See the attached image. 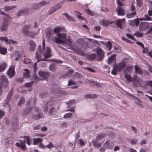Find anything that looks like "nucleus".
I'll use <instances>...</instances> for the list:
<instances>
[{
    "label": "nucleus",
    "instance_id": "1",
    "mask_svg": "<svg viewBox=\"0 0 152 152\" xmlns=\"http://www.w3.org/2000/svg\"><path fill=\"white\" fill-rule=\"evenodd\" d=\"M42 47L43 50L42 51L41 49V45H39L38 49H37L36 53V58L37 59V62H39L41 61L40 58L42 57V53L45 58H49L51 56V49L49 47H45V43L44 40H43Z\"/></svg>",
    "mask_w": 152,
    "mask_h": 152
},
{
    "label": "nucleus",
    "instance_id": "2",
    "mask_svg": "<svg viewBox=\"0 0 152 152\" xmlns=\"http://www.w3.org/2000/svg\"><path fill=\"white\" fill-rule=\"evenodd\" d=\"M56 37L54 41L57 44H65L69 45L72 43V40L70 37L66 36V33L58 34Z\"/></svg>",
    "mask_w": 152,
    "mask_h": 152
},
{
    "label": "nucleus",
    "instance_id": "3",
    "mask_svg": "<svg viewBox=\"0 0 152 152\" xmlns=\"http://www.w3.org/2000/svg\"><path fill=\"white\" fill-rule=\"evenodd\" d=\"M23 138L24 139V140H19V142L16 143L15 145L18 148H20L23 151H25L26 149L25 144V142H26L28 145H30L31 144V140L28 136H24Z\"/></svg>",
    "mask_w": 152,
    "mask_h": 152
},
{
    "label": "nucleus",
    "instance_id": "4",
    "mask_svg": "<svg viewBox=\"0 0 152 152\" xmlns=\"http://www.w3.org/2000/svg\"><path fill=\"white\" fill-rule=\"evenodd\" d=\"M126 66V64L124 62L122 61L116 64L113 67L111 72L112 74L115 75L117 74V72H119L124 68Z\"/></svg>",
    "mask_w": 152,
    "mask_h": 152
},
{
    "label": "nucleus",
    "instance_id": "5",
    "mask_svg": "<svg viewBox=\"0 0 152 152\" xmlns=\"http://www.w3.org/2000/svg\"><path fill=\"white\" fill-rule=\"evenodd\" d=\"M9 81L7 76L4 75L0 76V86L4 88H7L9 85Z\"/></svg>",
    "mask_w": 152,
    "mask_h": 152
},
{
    "label": "nucleus",
    "instance_id": "6",
    "mask_svg": "<svg viewBox=\"0 0 152 152\" xmlns=\"http://www.w3.org/2000/svg\"><path fill=\"white\" fill-rule=\"evenodd\" d=\"M133 78L134 81L138 83L141 86H144L146 84L145 82L142 81L141 80V78L138 77L137 75H134L133 76Z\"/></svg>",
    "mask_w": 152,
    "mask_h": 152
},
{
    "label": "nucleus",
    "instance_id": "7",
    "mask_svg": "<svg viewBox=\"0 0 152 152\" xmlns=\"http://www.w3.org/2000/svg\"><path fill=\"white\" fill-rule=\"evenodd\" d=\"M15 67L14 66H10L7 72L8 75L10 78L12 77L15 75Z\"/></svg>",
    "mask_w": 152,
    "mask_h": 152
},
{
    "label": "nucleus",
    "instance_id": "8",
    "mask_svg": "<svg viewBox=\"0 0 152 152\" xmlns=\"http://www.w3.org/2000/svg\"><path fill=\"white\" fill-rule=\"evenodd\" d=\"M96 52L98 54L99 58L98 60L100 61L104 57V51L100 48H97L96 49Z\"/></svg>",
    "mask_w": 152,
    "mask_h": 152
},
{
    "label": "nucleus",
    "instance_id": "9",
    "mask_svg": "<svg viewBox=\"0 0 152 152\" xmlns=\"http://www.w3.org/2000/svg\"><path fill=\"white\" fill-rule=\"evenodd\" d=\"M77 42L80 44L82 46V47L85 49L88 47V43L84 41L83 39L82 38L78 39Z\"/></svg>",
    "mask_w": 152,
    "mask_h": 152
},
{
    "label": "nucleus",
    "instance_id": "10",
    "mask_svg": "<svg viewBox=\"0 0 152 152\" xmlns=\"http://www.w3.org/2000/svg\"><path fill=\"white\" fill-rule=\"evenodd\" d=\"M116 10L118 15L123 16L125 14V10L120 6H118Z\"/></svg>",
    "mask_w": 152,
    "mask_h": 152
},
{
    "label": "nucleus",
    "instance_id": "11",
    "mask_svg": "<svg viewBox=\"0 0 152 152\" xmlns=\"http://www.w3.org/2000/svg\"><path fill=\"white\" fill-rule=\"evenodd\" d=\"M47 4V2L45 1H42L39 3L37 4H34L33 5V8L34 9H37L42 6Z\"/></svg>",
    "mask_w": 152,
    "mask_h": 152
},
{
    "label": "nucleus",
    "instance_id": "12",
    "mask_svg": "<svg viewBox=\"0 0 152 152\" xmlns=\"http://www.w3.org/2000/svg\"><path fill=\"white\" fill-rule=\"evenodd\" d=\"M99 23L100 25L103 26H106L109 24H112L113 23V22H110L104 19H103L101 20H99Z\"/></svg>",
    "mask_w": 152,
    "mask_h": 152
},
{
    "label": "nucleus",
    "instance_id": "13",
    "mask_svg": "<svg viewBox=\"0 0 152 152\" xmlns=\"http://www.w3.org/2000/svg\"><path fill=\"white\" fill-rule=\"evenodd\" d=\"M129 24L132 26L136 25L138 26L139 24L138 20L137 19H134L133 20H129L128 21Z\"/></svg>",
    "mask_w": 152,
    "mask_h": 152
},
{
    "label": "nucleus",
    "instance_id": "14",
    "mask_svg": "<svg viewBox=\"0 0 152 152\" xmlns=\"http://www.w3.org/2000/svg\"><path fill=\"white\" fill-rule=\"evenodd\" d=\"M31 27V26L30 25L25 26L23 27L22 29V31L23 33L28 36V35L30 32L29 31V30L30 28Z\"/></svg>",
    "mask_w": 152,
    "mask_h": 152
},
{
    "label": "nucleus",
    "instance_id": "15",
    "mask_svg": "<svg viewBox=\"0 0 152 152\" xmlns=\"http://www.w3.org/2000/svg\"><path fill=\"white\" fill-rule=\"evenodd\" d=\"M133 100L137 105L140 106L141 108L143 107V106L142 104V101L140 99L136 97Z\"/></svg>",
    "mask_w": 152,
    "mask_h": 152
},
{
    "label": "nucleus",
    "instance_id": "16",
    "mask_svg": "<svg viewBox=\"0 0 152 152\" xmlns=\"http://www.w3.org/2000/svg\"><path fill=\"white\" fill-rule=\"evenodd\" d=\"M7 66V63L3 62L0 63V72H3L5 70Z\"/></svg>",
    "mask_w": 152,
    "mask_h": 152
},
{
    "label": "nucleus",
    "instance_id": "17",
    "mask_svg": "<svg viewBox=\"0 0 152 152\" xmlns=\"http://www.w3.org/2000/svg\"><path fill=\"white\" fill-rule=\"evenodd\" d=\"M72 48L75 51L78 55L82 56H84L85 55V53L83 50L76 48L74 47H72Z\"/></svg>",
    "mask_w": 152,
    "mask_h": 152
},
{
    "label": "nucleus",
    "instance_id": "18",
    "mask_svg": "<svg viewBox=\"0 0 152 152\" xmlns=\"http://www.w3.org/2000/svg\"><path fill=\"white\" fill-rule=\"evenodd\" d=\"M125 19H120L117 20L116 21V24L120 28H122V24L124 23Z\"/></svg>",
    "mask_w": 152,
    "mask_h": 152
},
{
    "label": "nucleus",
    "instance_id": "19",
    "mask_svg": "<svg viewBox=\"0 0 152 152\" xmlns=\"http://www.w3.org/2000/svg\"><path fill=\"white\" fill-rule=\"evenodd\" d=\"M116 54H113L108 59V64H109L112 63H114L115 60Z\"/></svg>",
    "mask_w": 152,
    "mask_h": 152
},
{
    "label": "nucleus",
    "instance_id": "20",
    "mask_svg": "<svg viewBox=\"0 0 152 152\" xmlns=\"http://www.w3.org/2000/svg\"><path fill=\"white\" fill-rule=\"evenodd\" d=\"M148 24L145 22H142L140 26V30H145L148 27Z\"/></svg>",
    "mask_w": 152,
    "mask_h": 152
},
{
    "label": "nucleus",
    "instance_id": "21",
    "mask_svg": "<svg viewBox=\"0 0 152 152\" xmlns=\"http://www.w3.org/2000/svg\"><path fill=\"white\" fill-rule=\"evenodd\" d=\"M40 29L39 28V31L37 32H34L33 31L30 32L28 35V36L31 37V38H34L35 36L39 34V30Z\"/></svg>",
    "mask_w": 152,
    "mask_h": 152
},
{
    "label": "nucleus",
    "instance_id": "22",
    "mask_svg": "<svg viewBox=\"0 0 152 152\" xmlns=\"http://www.w3.org/2000/svg\"><path fill=\"white\" fill-rule=\"evenodd\" d=\"M106 136V134H98L96 137V140L99 141L104 138Z\"/></svg>",
    "mask_w": 152,
    "mask_h": 152
},
{
    "label": "nucleus",
    "instance_id": "23",
    "mask_svg": "<svg viewBox=\"0 0 152 152\" xmlns=\"http://www.w3.org/2000/svg\"><path fill=\"white\" fill-rule=\"evenodd\" d=\"M30 49L31 51L35 50L36 48V45L34 42L33 41H30L29 42Z\"/></svg>",
    "mask_w": 152,
    "mask_h": 152
},
{
    "label": "nucleus",
    "instance_id": "24",
    "mask_svg": "<svg viewBox=\"0 0 152 152\" xmlns=\"http://www.w3.org/2000/svg\"><path fill=\"white\" fill-rule=\"evenodd\" d=\"M8 25V23L7 22L4 21L0 27L1 30L2 31L6 30Z\"/></svg>",
    "mask_w": 152,
    "mask_h": 152
},
{
    "label": "nucleus",
    "instance_id": "25",
    "mask_svg": "<svg viewBox=\"0 0 152 152\" xmlns=\"http://www.w3.org/2000/svg\"><path fill=\"white\" fill-rule=\"evenodd\" d=\"M38 74L39 76L42 78H46L48 76V74L46 72L42 71H39Z\"/></svg>",
    "mask_w": 152,
    "mask_h": 152
},
{
    "label": "nucleus",
    "instance_id": "26",
    "mask_svg": "<svg viewBox=\"0 0 152 152\" xmlns=\"http://www.w3.org/2000/svg\"><path fill=\"white\" fill-rule=\"evenodd\" d=\"M104 147H106L107 149H112L113 148V146H111L110 145V142L109 141H106L104 145Z\"/></svg>",
    "mask_w": 152,
    "mask_h": 152
},
{
    "label": "nucleus",
    "instance_id": "27",
    "mask_svg": "<svg viewBox=\"0 0 152 152\" xmlns=\"http://www.w3.org/2000/svg\"><path fill=\"white\" fill-rule=\"evenodd\" d=\"M61 7L56 6L51 8L49 10V12L50 15L51 14L56 10L61 8Z\"/></svg>",
    "mask_w": 152,
    "mask_h": 152
},
{
    "label": "nucleus",
    "instance_id": "28",
    "mask_svg": "<svg viewBox=\"0 0 152 152\" xmlns=\"http://www.w3.org/2000/svg\"><path fill=\"white\" fill-rule=\"evenodd\" d=\"M23 77L26 78H29L30 77V71L27 69H25L24 70L23 72Z\"/></svg>",
    "mask_w": 152,
    "mask_h": 152
},
{
    "label": "nucleus",
    "instance_id": "29",
    "mask_svg": "<svg viewBox=\"0 0 152 152\" xmlns=\"http://www.w3.org/2000/svg\"><path fill=\"white\" fill-rule=\"evenodd\" d=\"M84 97L86 98H95L97 97V96L96 94H87L84 95Z\"/></svg>",
    "mask_w": 152,
    "mask_h": 152
},
{
    "label": "nucleus",
    "instance_id": "30",
    "mask_svg": "<svg viewBox=\"0 0 152 152\" xmlns=\"http://www.w3.org/2000/svg\"><path fill=\"white\" fill-rule=\"evenodd\" d=\"M56 109L54 107H52L50 109L49 111V113L50 115H54L56 114Z\"/></svg>",
    "mask_w": 152,
    "mask_h": 152
},
{
    "label": "nucleus",
    "instance_id": "31",
    "mask_svg": "<svg viewBox=\"0 0 152 152\" xmlns=\"http://www.w3.org/2000/svg\"><path fill=\"white\" fill-rule=\"evenodd\" d=\"M42 140L40 138H37L36 139H34L33 144L34 145H36L39 143L42 142Z\"/></svg>",
    "mask_w": 152,
    "mask_h": 152
},
{
    "label": "nucleus",
    "instance_id": "32",
    "mask_svg": "<svg viewBox=\"0 0 152 152\" xmlns=\"http://www.w3.org/2000/svg\"><path fill=\"white\" fill-rule=\"evenodd\" d=\"M16 7V6L15 5L12 6H7L4 7V10L5 11H7L12 10L13 8H14Z\"/></svg>",
    "mask_w": 152,
    "mask_h": 152
},
{
    "label": "nucleus",
    "instance_id": "33",
    "mask_svg": "<svg viewBox=\"0 0 152 152\" xmlns=\"http://www.w3.org/2000/svg\"><path fill=\"white\" fill-rule=\"evenodd\" d=\"M136 15V11H134L131 13L126 14V16L127 18H132L134 17Z\"/></svg>",
    "mask_w": 152,
    "mask_h": 152
},
{
    "label": "nucleus",
    "instance_id": "34",
    "mask_svg": "<svg viewBox=\"0 0 152 152\" xmlns=\"http://www.w3.org/2000/svg\"><path fill=\"white\" fill-rule=\"evenodd\" d=\"M63 29V27H57L54 28V32L55 33L59 32H61Z\"/></svg>",
    "mask_w": 152,
    "mask_h": 152
},
{
    "label": "nucleus",
    "instance_id": "35",
    "mask_svg": "<svg viewBox=\"0 0 152 152\" xmlns=\"http://www.w3.org/2000/svg\"><path fill=\"white\" fill-rule=\"evenodd\" d=\"M135 72L136 73L141 74L142 72L140 68L138 66H135Z\"/></svg>",
    "mask_w": 152,
    "mask_h": 152
},
{
    "label": "nucleus",
    "instance_id": "36",
    "mask_svg": "<svg viewBox=\"0 0 152 152\" xmlns=\"http://www.w3.org/2000/svg\"><path fill=\"white\" fill-rule=\"evenodd\" d=\"M89 82L92 83L94 85L97 86H102V84L100 83L96 82L92 80H90Z\"/></svg>",
    "mask_w": 152,
    "mask_h": 152
},
{
    "label": "nucleus",
    "instance_id": "37",
    "mask_svg": "<svg viewBox=\"0 0 152 152\" xmlns=\"http://www.w3.org/2000/svg\"><path fill=\"white\" fill-rule=\"evenodd\" d=\"M75 100L74 99H71L67 103V104L68 105V107H69L70 106L74 104L75 102Z\"/></svg>",
    "mask_w": 152,
    "mask_h": 152
},
{
    "label": "nucleus",
    "instance_id": "38",
    "mask_svg": "<svg viewBox=\"0 0 152 152\" xmlns=\"http://www.w3.org/2000/svg\"><path fill=\"white\" fill-rule=\"evenodd\" d=\"M73 114L72 113H68L65 114L64 116V118H71Z\"/></svg>",
    "mask_w": 152,
    "mask_h": 152
},
{
    "label": "nucleus",
    "instance_id": "39",
    "mask_svg": "<svg viewBox=\"0 0 152 152\" xmlns=\"http://www.w3.org/2000/svg\"><path fill=\"white\" fill-rule=\"evenodd\" d=\"M0 40L1 41H4L5 42V43L6 44L8 43L9 40L8 39L7 37H0Z\"/></svg>",
    "mask_w": 152,
    "mask_h": 152
},
{
    "label": "nucleus",
    "instance_id": "40",
    "mask_svg": "<svg viewBox=\"0 0 152 152\" xmlns=\"http://www.w3.org/2000/svg\"><path fill=\"white\" fill-rule=\"evenodd\" d=\"M97 141H93V145L95 147H100L101 145V143L100 142H97Z\"/></svg>",
    "mask_w": 152,
    "mask_h": 152
},
{
    "label": "nucleus",
    "instance_id": "41",
    "mask_svg": "<svg viewBox=\"0 0 152 152\" xmlns=\"http://www.w3.org/2000/svg\"><path fill=\"white\" fill-rule=\"evenodd\" d=\"M96 57V54H92L89 56L88 58L90 60L95 59Z\"/></svg>",
    "mask_w": 152,
    "mask_h": 152
},
{
    "label": "nucleus",
    "instance_id": "42",
    "mask_svg": "<svg viewBox=\"0 0 152 152\" xmlns=\"http://www.w3.org/2000/svg\"><path fill=\"white\" fill-rule=\"evenodd\" d=\"M125 77L128 82H130L132 81V77L130 75L127 74H126L125 76Z\"/></svg>",
    "mask_w": 152,
    "mask_h": 152
},
{
    "label": "nucleus",
    "instance_id": "43",
    "mask_svg": "<svg viewBox=\"0 0 152 152\" xmlns=\"http://www.w3.org/2000/svg\"><path fill=\"white\" fill-rule=\"evenodd\" d=\"M101 42L103 44L106 45L107 48H108L109 50H111L112 47V46L111 43L110 42H107V45L106 44H104L103 42Z\"/></svg>",
    "mask_w": 152,
    "mask_h": 152
},
{
    "label": "nucleus",
    "instance_id": "44",
    "mask_svg": "<svg viewBox=\"0 0 152 152\" xmlns=\"http://www.w3.org/2000/svg\"><path fill=\"white\" fill-rule=\"evenodd\" d=\"M12 95V93L11 92H9L7 95V98L6 99V102L8 103V102L10 99Z\"/></svg>",
    "mask_w": 152,
    "mask_h": 152
},
{
    "label": "nucleus",
    "instance_id": "45",
    "mask_svg": "<svg viewBox=\"0 0 152 152\" xmlns=\"http://www.w3.org/2000/svg\"><path fill=\"white\" fill-rule=\"evenodd\" d=\"M149 5L150 7H151V8L148 11V13L149 15L152 16V1H150L149 2Z\"/></svg>",
    "mask_w": 152,
    "mask_h": 152
},
{
    "label": "nucleus",
    "instance_id": "46",
    "mask_svg": "<svg viewBox=\"0 0 152 152\" xmlns=\"http://www.w3.org/2000/svg\"><path fill=\"white\" fill-rule=\"evenodd\" d=\"M25 102L24 99L23 97H21L18 102V104L19 106H20L21 104Z\"/></svg>",
    "mask_w": 152,
    "mask_h": 152
},
{
    "label": "nucleus",
    "instance_id": "47",
    "mask_svg": "<svg viewBox=\"0 0 152 152\" xmlns=\"http://www.w3.org/2000/svg\"><path fill=\"white\" fill-rule=\"evenodd\" d=\"M139 19L141 20H150L152 19L149 17L148 15H146L145 18H140Z\"/></svg>",
    "mask_w": 152,
    "mask_h": 152
},
{
    "label": "nucleus",
    "instance_id": "48",
    "mask_svg": "<svg viewBox=\"0 0 152 152\" xmlns=\"http://www.w3.org/2000/svg\"><path fill=\"white\" fill-rule=\"evenodd\" d=\"M49 69L52 71L54 72L56 69L55 66L54 64L50 65L49 66Z\"/></svg>",
    "mask_w": 152,
    "mask_h": 152
},
{
    "label": "nucleus",
    "instance_id": "49",
    "mask_svg": "<svg viewBox=\"0 0 152 152\" xmlns=\"http://www.w3.org/2000/svg\"><path fill=\"white\" fill-rule=\"evenodd\" d=\"M126 35L129 39H130L136 41V39H134V37L132 35L128 34H126Z\"/></svg>",
    "mask_w": 152,
    "mask_h": 152
},
{
    "label": "nucleus",
    "instance_id": "50",
    "mask_svg": "<svg viewBox=\"0 0 152 152\" xmlns=\"http://www.w3.org/2000/svg\"><path fill=\"white\" fill-rule=\"evenodd\" d=\"M134 35L137 37H140L142 36V34L140 31H136Z\"/></svg>",
    "mask_w": 152,
    "mask_h": 152
},
{
    "label": "nucleus",
    "instance_id": "51",
    "mask_svg": "<svg viewBox=\"0 0 152 152\" xmlns=\"http://www.w3.org/2000/svg\"><path fill=\"white\" fill-rule=\"evenodd\" d=\"M31 60L29 58H26L24 60V62L26 64H31Z\"/></svg>",
    "mask_w": 152,
    "mask_h": 152
},
{
    "label": "nucleus",
    "instance_id": "52",
    "mask_svg": "<svg viewBox=\"0 0 152 152\" xmlns=\"http://www.w3.org/2000/svg\"><path fill=\"white\" fill-rule=\"evenodd\" d=\"M137 142V140L136 139H132L131 141V144L132 145L136 144Z\"/></svg>",
    "mask_w": 152,
    "mask_h": 152
},
{
    "label": "nucleus",
    "instance_id": "53",
    "mask_svg": "<svg viewBox=\"0 0 152 152\" xmlns=\"http://www.w3.org/2000/svg\"><path fill=\"white\" fill-rule=\"evenodd\" d=\"M33 84V81H32L31 82L27 83L24 84L25 87H31Z\"/></svg>",
    "mask_w": 152,
    "mask_h": 152
},
{
    "label": "nucleus",
    "instance_id": "54",
    "mask_svg": "<svg viewBox=\"0 0 152 152\" xmlns=\"http://www.w3.org/2000/svg\"><path fill=\"white\" fill-rule=\"evenodd\" d=\"M78 143L82 146H84L85 145L84 141L81 139H79L78 140Z\"/></svg>",
    "mask_w": 152,
    "mask_h": 152
},
{
    "label": "nucleus",
    "instance_id": "55",
    "mask_svg": "<svg viewBox=\"0 0 152 152\" xmlns=\"http://www.w3.org/2000/svg\"><path fill=\"white\" fill-rule=\"evenodd\" d=\"M115 49L116 52H119L121 51V47L118 45L115 46Z\"/></svg>",
    "mask_w": 152,
    "mask_h": 152
},
{
    "label": "nucleus",
    "instance_id": "56",
    "mask_svg": "<svg viewBox=\"0 0 152 152\" xmlns=\"http://www.w3.org/2000/svg\"><path fill=\"white\" fill-rule=\"evenodd\" d=\"M18 41H14L12 39H10L9 40L8 44H10L11 43H12L13 45H15V44H17L18 43Z\"/></svg>",
    "mask_w": 152,
    "mask_h": 152
},
{
    "label": "nucleus",
    "instance_id": "57",
    "mask_svg": "<svg viewBox=\"0 0 152 152\" xmlns=\"http://www.w3.org/2000/svg\"><path fill=\"white\" fill-rule=\"evenodd\" d=\"M76 84V83L75 81L72 80H70L68 81V83L67 85L69 86L70 85H75Z\"/></svg>",
    "mask_w": 152,
    "mask_h": 152
},
{
    "label": "nucleus",
    "instance_id": "58",
    "mask_svg": "<svg viewBox=\"0 0 152 152\" xmlns=\"http://www.w3.org/2000/svg\"><path fill=\"white\" fill-rule=\"evenodd\" d=\"M46 148H49V149H51L53 147L54 145L53 144L52 142H50L49 144L46 145Z\"/></svg>",
    "mask_w": 152,
    "mask_h": 152
},
{
    "label": "nucleus",
    "instance_id": "59",
    "mask_svg": "<svg viewBox=\"0 0 152 152\" xmlns=\"http://www.w3.org/2000/svg\"><path fill=\"white\" fill-rule=\"evenodd\" d=\"M117 4L118 6H123L124 5V4L120 0H117Z\"/></svg>",
    "mask_w": 152,
    "mask_h": 152
},
{
    "label": "nucleus",
    "instance_id": "60",
    "mask_svg": "<svg viewBox=\"0 0 152 152\" xmlns=\"http://www.w3.org/2000/svg\"><path fill=\"white\" fill-rule=\"evenodd\" d=\"M75 107H70L69 109L66 110V111H70L73 113H75Z\"/></svg>",
    "mask_w": 152,
    "mask_h": 152
},
{
    "label": "nucleus",
    "instance_id": "61",
    "mask_svg": "<svg viewBox=\"0 0 152 152\" xmlns=\"http://www.w3.org/2000/svg\"><path fill=\"white\" fill-rule=\"evenodd\" d=\"M31 108L30 107L26 109L25 111V114H28L31 112Z\"/></svg>",
    "mask_w": 152,
    "mask_h": 152
},
{
    "label": "nucleus",
    "instance_id": "62",
    "mask_svg": "<svg viewBox=\"0 0 152 152\" xmlns=\"http://www.w3.org/2000/svg\"><path fill=\"white\" fill-rule=\"evenodd\" d=\"M64 15L67 19L69 20H72L73 18L72 17L69 16L66 13H64Z\"/></svg>",
    "mask_w": 152,
    "mask_h": 152
},
{
    "label": "nucleus",
    "instance_id": "63",
    "mask_svg": "<svg viewBox=\"0 0 152 152\" xmlns=\"http://www.w3.org/2000/svg\"><path fill=\"white\" fill-rule=\"evenodd\" d=\"M85 12L89 15H93V13L88 9H86L85 10Z\"/></svg>",
    "mask_w": 152,
    "mask_h": 152
},
{
    "label": "nucleus",
    "instance_id": "64",
    "mask_svg": "<svg viewBox=\"0 0 152 152\" xmlns=\"http://www.w3.org/2000/svg\"><path fill=\"white\" fill-rule=\"evenodd\" d=\"M137 1V6L138 7H140L141 6L142 2V0H136Z\"/></svg>",
    "mask_w": 152,
    "mask_h": 152
}]
</instances>
